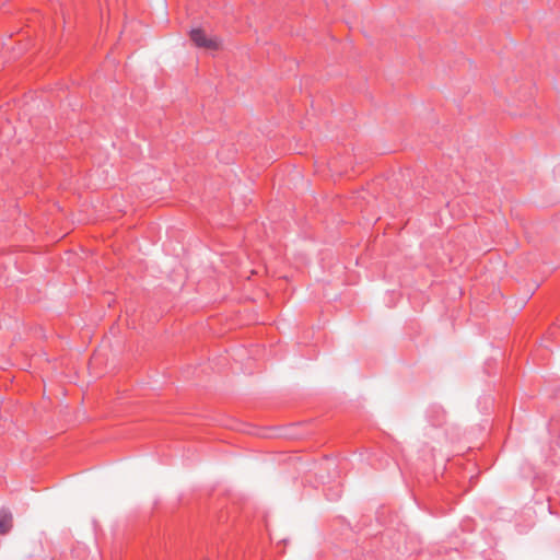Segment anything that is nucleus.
Returning <instances> with one entry per match:
<instances>
[{"mask_svg": "<svg viewBox=\"0 0 560 560\" xmlns=\"http://www.w3.org/2000/svg\"><path fill=\"white\" fill-rule=\"evenodd\" d=\"M191 42L201 48L215 49L217 43L212 38H208L206 33L201 28H192L189 33Z\"/></svg>", "mask_w": 560, "mask_h": 560, "instance_id": "f257e3e1", "label": "nucleus"}, {"mask_svg": "<svg viewBox=\"0 0 560 560\" xmlns=\"http://www.w3.org/2000/svg\"><path fill=\"white\" fill-rule=\"evenodd\" d=\"M13 524V516L9 509L2 508L0 510V534H8Z\"/></svg>", "mask_w": 560, "mask_h": 560, "instance_id": "f03ea898", "label": "nucleus"}, {"mask_svg": "<svg viewBox=\"0 0 560 560\" xmlns=\"http://www.w3.org/2000/svg\"><path fill=\"white\" fill-rule=\"evenodd\" d=\"M342 490L339 485L330 486L325 489L326 498L329 501H337L339 498H341Z\"/></svg>", "mask_w": 560, "mask_h": 560, "instance_id": "7ed1b4c3", "label": "nucleus"}, {"mask_svg": "<svg viewBox=\"0 0 560 560\" xmlns=\"http://www.w3.org/2000/svg\"><path fill=\"white\" fill-rule=\"evenodd\" d=\"M442 422H443V417H442L441 419H439L434 424H435V425H441V424H442Z\"/></svg>", "mask_w": 560, "mask_h": 560, "instance_id": "20e7f679", "label": "nucleus"}]
</instances>
